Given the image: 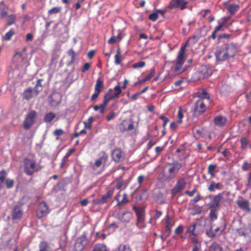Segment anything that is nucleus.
Segmentation results:
<instances>
[{
	"label": "nucleus",
	"mask_w": 251,
	"mask_h": 251,
	"mask_svg": "<svg viewBox=\"0 0 251 251\" xmlns=\"http://www.w3.org/2000/svg\"><path fill=\"white\" fill-rule=\"evenodd\" d=\"M199 39L200 37L199 36L193 35L189 37L184 45L181 46L175 61L174 70L175 72H177L180 71L182 65H183L185 62L187 56L185 53L186 47L189 46L192 47L198 42Z\"/></svg>",
	"instance_id": "f257e3e1"
},
{
	"label": "nucleus",
	"mask_w": 251,
	"mask_h": 251,
	"mask_svg": "<svg viewBox=\"0 0 251 251\" xmlns=\"http://www.w3.org/2000/svg\"><path fill=\"white\" fill-rule=\"evenodd\" d=\"M237 52V44L233 42L223 44L219 51L215 52L216 59L224 61L233 58Z\"/></svg>",
	"instance_id": "f03ea898"
},
{
	"label": "nucleus",
	"mask_w": 251,
	"mask_h": 251,
	"mask_svg": "<svg viewBox=\"0 0 251 251\" xmlns=\"http://www.w3.org/2000/svg\"><path fill=\"white\" fill-rule=\"evenodd\" d=\"M114 90L116 91V93L114 95H111L110 93L112 91V89H109L105 94L103 96V100L101 104L99 105L100 113L103 114L106 109V107L110 101L114 99L115 98H118L120 95L122 93L121 87L119 85L115 86L114 88Z\"/></svg>",
	"instance_id": "7ed1b4c3"
},
{
	"label": "nucleus",
	"mask_w": 251,
	"mask_h": 251,
	"mask_svg": "<svg viewBox=\"0 0 251 251\" xmlns=\"http://www.w3.org/2000/svg\"><path fill=\"white\" fill-rule=\"evenodd\" d=\"M42 169V167L33 159L25 158L24 160V172L27 176H32Z\"/></svg>",
	"instance_id": "20e7f679"
},
{
	"label": "nucleus",
	"mask_w": 251,
	"mask_h": 251,
	"mask_svg": "<svg viewBox=\"0 0 251 251\" xmlns=\"http://www.w3.org/2000/svg\"><path fill=\"white\" fill-rule=\"evenodd\" d=\"M36 116L37 113L35 110H31L26 115L23 123L25 129L28 130L35 123Z\"/></svg>",
	"instance_id": "39448f33"
},
{
	"label": "nucleus",
	"mask_w": 251,
	"mask_h": 251,
	"mask_svg": "<svg viewBox=\"0 0 251 251\" xmlns=\"http://www.w3.org/2000/svg\"><path fill=\"white\" fill-rule=\"evenodd\" d=\"M169 168L168 169L169 176H166L165 180H170L175 177L176 175L178 172L182 167L181 163L175 162L169 164Z\"/></svg>",
	"instance_id": "423d86ee"
},
{
	"label": "nucleus",
	"mask_w": 251,
	"mask_h": 251,
	"mask_svg": "<svg viewBox=\"0 0 251 251\" xmlns=\"http://www.w3.org/2000/svg\"><path fill=\"white\" fill-rule=\"evenodd\" d=\"M207 198H211V201L208 204L209 208H215L219 210L220 207V202L223 199V193H219L214 196L209 195Z\"/></svg>",
	"instance_id": "0eeeda50"
},
{
	"label": "nucleus",
	"mask_w": 251,
	"mask_h": 251,
	"mask_svg": "<svg viewBox=\"0 0 251 251\" xmlns=\"http://www.w3.org/2000/svg\"><path fill=\"white\" fill-rule=\"evenodd\" d=\"M88 244V240L85 234L78 237L74 246L75 251H83Z\"/></svg>",
	"instance_id": "6e6552de"
},
{
	"label": "nucleus",
	"mask_w": 251,
	"mask_h": 251,
	"mask_svg": "<svg viewBox=\"0 0 251 251\" xmlns=\"http://www.w3.org/2000/svg\"><path fill=\"white\" fill-rule=\"evenodd\" d=\"M188 3L187 0H171L168 7L171 9L178 8L183 10L186 8Z\"/></svg>",
	"instance_id": "1a4fd4ad"
},
{
	"label": "nucleus",
	"mask_w": 251,
	"mask_h": 251,
	"mask_svg": "<svg viewBox=\"0 0 251 251\" xmlns=\"http://www.w3.org/2000/svg\"><path fill=\"white\" fill-rule=\"evenodd\" d=\"M186 185V178L181 177L176 181V183L174 187L171 190V194L173 197H174L176 194L180 192L184 189Z\"/></svg>",
	"instance_id": "9d476101"
},
{
	"label": "nucleus",
	"mask_w": 251,
	"mask_h": 251,
	"mask_svg": "<svg viewBox=\"0 0 251 251\" xmlns=\"http://www.w3.org/2000/svg\"><path fill=\"white\" fill-rule=\"evenodd\" d=\"M114 190V189L108 190L105 194L101 195L100 198L94 200L93 201L94 204L102 205L106 203L113 195Z\"/></svg>",
	"instance_id": "9b49d317"
},
{
	"label": "nucleus",
	"mask_w": 251,
	"mask_h": 251,
	"mask_svg": "<svg viewBox=\"0 0 251 251\" xmlns=\"http://www.w3.org/2000/svg\"><path fill=\"white\" fill-rule=\"evenodd\" d=\"M208 102L202 100H197L195 103L194 112L196 115H200L206 111Z\"/></svg>",
	"instance_id": "f8f14e48"
},
{
	"label": "nucleus",
	"mask_w": 251,
	"mask_h": 251,
	"mask_svg": "<svg viewBox=\"0 0 251 251\" xmlns=\"http://www.w3.org/2000/svg\"><path fill=\"white\" fill-rule=\"evenodd\" d=\"M134 128L133 122L129 120H124L119 125V130L122 133L132 131Z\"/></svg>",
	"instance_id": "ddd939ff"
},
{
	"label": "nucleus",
	"mask_w": 251,
	"mask_h": 251,
	"mask_svg": "<svg viewBox=\"0 0 251 251\" xmlns=\"http://www.w3.org/2000/svg\"><path fill=\"white\" fill-rule=\"evenodd\" d=\"M62 100V96L60 93L58 92H54L50 95L48 98L49 104L51 107L58 106Z\"/></svg>",
	"instance_id": "4468645a"
},
{
	"label": "nucleus",
	"mask_w": 251,
	"mask_h": 251,
	"mask_svg": "<svg viewBox=\"0 0 251 251\" xmlns=\"http://www.w3.org/2000/svg\"><path fill=\"white\" fill-rule=\"evenodd\" d=\"M50 213V210L47 203L44 201H41L39 204L36 211V216L38 218L41 219L44 216L48 215Z\"/></svg>",
	"instance_id": "2eb2a0df"
},
{
	"label": "nucleus",
	"mask_w": 251,
	"mask_h": 251,
	"mask_svg": "<svg viewBox=\"0 0 251 251\" xmlns=\"http://www.w3.org/2000/svg\"><path fill=\"white\" fill-rule=\"evenodd\" d=\"M111 156L114 161L120 163L124 160L125 154L121 148H116L112 151Z\"/></svg>",
	"instance_id": "dca6fc26"
},
{
	"label": "nucleus",
	"mask_w": 251,
	"mask_h": 251,
	"mask_svg": "<svg viewBox=\"0 0 251 251\" xmlns=\"http://www.w3.org/2000/svg\"><path fill=\"white\" fill-rule=\"evenodd\" d=\"M108 159V154L104 151H101L99 154V158L95 160L94 165L97 168L100 167L101 165H106Z\"/></svg>",
	"instance_id": "f3484780"
},
{
	"label": "nucleus",
	"mask_w": 251,
	"mask_h": 251,
	"mask_svg": "<svg viewBox=\"0 0 251 251\" xmlns=\"http://www.w3.org/2000/svg\"><path fill=\"white\" fill-rule=\"evenodd\" d=\"M133 209L136 213L137 216V222L136 225L137 226H139V224L143 223L145 220V211L141 207H137L135 206H133Z\"/></svg>",
	"instance_id": "a211bd4d"
},
{
	"label": "nucleus",
	"mask_w": 251,
	"mask_h": 251,
	"mask_svg": "<svg viewBox=\"0 0 251 251\" xmlns=\"http://www.w3.org/2000/svg\"><path fill=\"white\" fill-rule=\"evenodd\" d=\"M199 77L201 79H203L210 76L211 74V71L206 66H201L198 70Z\"/></svg>",
	"instance_id": "6ab92c4d"
},
{
	"label": "nucleus",
	"mask_w": 251,
	"mask_h": 251,
	"mask_svg": "<svg viewBox=\"0 0 251 251\" xmlns=\"http://www.w3.org/2000/svg\"><path fill=\"white\" fill-rule=\"evenodd\" d=\"M197 96L199 98V100H202L208 103L211 102L210 95L205 89L199 90L197 93Z\"/></svg>",
	"instance_id": "aec40b11"
},
{
	"label": "nucleus",
	"mask_w": 251,
	"mask_h": 251,
	"mask_svg": "<svg viewBox=\"0 0 251 251\" xmlns=\"http://www.w3.org/2000/svg\"><path fill=\"white\" fill-rule=\"evenodd\" d=\"M239 198L242 199V200L236 201V203L237 205L241 209L250 212L251 209L250 207V202L249 201L246 199H243L242 197H240Z\"/></svg>",
	"instance_id": "412c9836"
},
{
	"label": "nucleus",
	"mask_w": 251,
	"mask_h": 251,
	"mask_svg": "<svg viewBox=\"0 0 251 251\" xmlns=\"http://www.w3.org/2000/svg\"><path fill=\"white\" fill-rule=\"evenodd\" d=\"M197 223L196 222L194 223L191 225L187 226L186 227V230L185 231V235H188V238H191L193 236H197L198 234L195 231Z\"/></svg>",
	"instance_id": "4be33fe9"
},
{
	"label": "nucleus",
	"mask_w": 251,
	"mask_h": 251,
	"mask_svg": "<svg viewBox=\"0 0 251 251\" xmlns=\"http://www.w3.org/2000/svg\"><path fill=\"white\" fill-rule=\"evenodd\" d=\"M132 216V213L129 211H126L117 214V218L121 222L126 223L129 222Z\"/></svg>",
	"instance_id": "5701e85b"
},
{
	"label": "nucleus",
	"mask_w": 251,
	"mask_h": 251,
	"mask_svg": "<svg viewBox=\"0 0 251 251\" xmlns=\"http://www.w3.org/2000/svg\"><path fill=\"white\" fill-rule=\"evenodd\" d=\"M23 212L21 206L16 205L14 207L12 214L13 220L20 219L23 217Z\"/></svg>",
	"instance_id": "b1692460"
},
{
	"label": "nucleus",
	"mask_w": 251,
	"mask_h": 251,
	"mask_svg": "<svg viewBox=\"0 0 251 251\" xmlns=\"http://www.w3.org/2000/svg\"><path fill=\"white\" fill-rule=\"evenodd\" d=\"M227 118L223 116H217L213 119L214 125L219 127H223L225 126L227 122Z\"/></svg>",
	"instance_id": "393cba45"
},
{
	"label": "nucleus",
	"mask_w": 251,
	"mask_h": 251,
	"mask_svg": "<svg viewBox=\"0 0 251 251\" xmlns=\"http://www.w3.org/2000/svg\"><path fill=\"white\" fill-rule=\"evenodd\" d=\"M223 188V186L221 183H216L214 181H211L210 182L209 185L207 187V190L210 192H214L216 190H222Z\"/></svg>",
	"instance_id": "a878e982"
},
{
	"label": "nucleus",
	"mask_w": 251,
	"mask_h": 251,
	"mask_svg": "<svg viewBox=\"0 0 251 251\" xmlns=\"http://www.w3.org/2000/svg\"><path fill=\"white\" fill-rule=\"evenodd\" d=\"M8 7L3 1L0 2V17L4 18L7 16Z\"/></svg>",
	"instance_id": "bb28decb"
},
{
	"label": "nucleus",
	"mask_w": 251,
	"mask_h": 251,
	"mask_svg": "<svg viewBox=\"0 0 251 251\" xmlns=\"http://www.w3.org/2000/svg\"><path fill=\"white\" fill-rule=\"evenodd\" d=\"M33 89L29 87L26 89L23 92V98L26 100H29L33 97Z\"/></svg>",
	"instance_id": "cd10ccee"
},
{
	"label": "nucleus",
	"mask_w": 251,
	"mask_h": 251,
	"mask_svg": "<svg viewBox=\"0 0 251 251\" xmlns=\"http://www.w3.org/2000/svg\"><path fill=\"white\" fill-rule=\"evenodd\" d=\"M120 195L118 194L115 197V199L118 201L117 205H125L128 202V200L127 199V195L126 193H124L122 196V200L119 201V198L120 197Z\"/></svg>",
	"instance_id": "c85d7f7f"
},
{
	"label": "nucleus",
	"mask_w": 251,
	"mask_h": 251,
	"mask_svg": "<svg viewBox=\"0 0 251 251\" xmlns=\"http://www.w3.org/2000/svg\"><path fill=\"white\" fill-rule=\"evenodd\" d=\"M104 88L103 81L101 78L97 79L96 84L95 85V91L100 93Z\"/></svg>",
	"instance_id": "c756f323"
},
{
	"label": "nucleus",
	"mask_w": 251,
	"mask_h": 251,
	"mask_svg": "<svg viewBox=\"0 0 251 251\" xmlns=\"http://www.w3.org/2000/svg\"><path fill=\"white\" fill-rule=\"evenodd\" d=\"M39 251H51L50 247L46 241H41L39 245Z\"/></svg>",
	"instance_id": "7c9ffc66"
},
{
	"label": "nucleus",
	"mask_w": 251,
	"mask_h": 251,
	"mask_svg": "<svg viewBox=\"0 0 251 251\" xmlns=\"http://www.w3.org/2000/svg\"><path fill=\"white\" fill-rule=\"evenodd\" d=\"M68 55L71 57V60L67 63V66H70L75 61V53L73 48L69 49L67 52Z\"/></svg>",
	"instance_id": "2f4dec72"
},
{
	"label": "nucleus",
	"mask_w": 251,
	"mask_h": 251,
	"mask_svg": "<svg viewBox=\"0 0 251 251\" xmlns=\"http://www.w3.org/2000/svg\"><path fill=\"white\" fill-rule=\"evenodd\" d=\"M92 251H108L107 246L103 244H96Z\"/></svg>",
	"instance_id": "473e14b6"
},
{
	"label": "nucleus",
	"mask_w": 251,
	"mask_h": 251,
	"mask_svg": "<svg viewBox=\"0 0 251 251\" xmlns=\"http://www.w3.org/2000/svg\"><path fill=\"white\" fill-rule=\"evenodd\" d=\"M217 167V164H210L207 168L208 174L210 175L211 177H214L215 176L216 169Z\"/></svg>",
	"instance_id": "72a5a7b5"
},
{
	"label": "nucleus",
	"mask_w": 251,
	"mask_h": 251,
	"mask_svg": "<svg viewBox=\"0 0 251 251\" xmlns=\"http://www.w3.org/2000/svg\"><path fill=\"white\" fill-rule=\"evenodd\" d=\"M239 5L238 4H230L227 7V9L228 12L231 15H234L237 11L239 10Z\"/></svg>",
	"instance_id": "f704fd0d"
},
{
	"label": "nucleus",
	"mask_w": 251,
	"mask_h": 251,
	"mask_svg": "<svg viewBox=\"0 0 251 251\" xmlns=\"http://www.w3.org/2000/svg\"><path fill=\"white\" fill-rule=\"evenodd\" d=\"M43 81V79H39L37 81V83L34 87V91L35 92L36 95H38L39 93L43 90V86L42 84V82Z\"/></svg>",
	"instance_id": "c9c22d12"
},
{
	"label": "nucleus",
	"mask_w": 251,
	"mask_h": 251,
	"mask_svg": "<svg viewBox=\"0 0 251 251\" xmlns=\"http://www.w3.org/2000/svg\"><path fill=\"white\" fill-rule=\"evenodd\" d=\"M132 249L129 245L120 244L114 251H131Z\"/></svg>",
	"instance_id": "e433bc0d"
},
{
	"label": "nucleus",
	"mask_w": 251,
	"mask_h": 251,
	"mask_svg": "<svg viewBox=\"0 0 251 251\" xmlns=\"http://www.w3.org/2000/svg\"><path fill=\"white\" fill-rule=\"evenodd\" d=\"M155 74V70L154 69H151V70L150 73L148 74L146 77L142 79V80L139 81L138 83L141 84L149 80L151 78H152Z\"/></svg>",
	"instance_id": "4c0bfd02"
},
{
	"label": "nucleus",
	"mask_w": 251,
	"mask_h": 251,
	"mask_svg": "<svg viewBox=\"0 0 251 251\" xmlns=\"http://www.w3.org/2000/svg\"><path fill=\"white\" fill-rule=\"evenodd\" d=\"M210 209V213L209 214V217L210 218L211 221H214L217 219L218 217V211L215 208H209Z\"/></svg>",
	"instance_id": "58836bf2"
},
{
	"label": "nucleus",
	"mask_w": 251,
	"mask_h": 251,
	"mask_svg": "<svg viewBox=\"0 0 251 251\" xmlns=\"http://www.w3.org/2000/svg\"><path fill=\"white\" fill-rule=\"evenodd\" d=\"M15 34L14 29L12 28L9 31L6 32L4 36L2 37V40L5 41H9L11 37Z\"/></svg>",
	"instance_id": "ea45409f"
},
{
	"label": "nucleus",
	"mask_w": 251,
	"mask_h": 251,
	"mask_svg": "<svg viewBox=\"0 0 251 251\" xmlns=\"http://www.w3.org/2000/svg\"><path fill=\"white\" fill-rule=\"evenodd\" d=\"M115 63L116 65H120L122 61V55L120 51V50L118 48L116 50V54L114 56Z\"/></svg>",
	"instance_id": "a19ab883"
},
{
	"label": "nucleus",
	"mask_w": 251,
	"mask_h": 251,
	"mask_svg": "<svg viewBox=\"0 0 251 251\" xmlns=\"http://www.w3.org/2000/svg\"><path fill=\"white\" fill-rule=\"evenodd\" d=\"M55 117V114L52 112L47 113L44 117V121L46 123L51 122Z\"/></svg>",
	"instance_id": "79ce46f5"
},
{
	"label": "nucleus",
	"mask_w": 251,
	"mask_h": 251,
	"mask_svg": "<svg viewBox=\"0 0 251 251\" xmlns=\"http://www.w3.org/2000/svg\"><path fill=\"white\" fill-rule=\"evenodd\" d=\"M210 251H222L223 248L222 247L216 242H213L210 246H209Z\"/></svg>",
	"instance_id": "37998d69"
},
{
	"label": "nucleus",
	"mask_w": 251,
	"mask_h": 251,
	"mask_svg": "<svg viewBox=\"0 0 251 251\" xmlns=\"http://www.w3.org/2000/svg\"><path fill=\"white\" fill-rule=\"evenodd\" d=\"M240 142H241L240 148L242 150H246L248 147V146L249 144V142L248 141L247 138L246 137H242L240 139Z\"/></svg>",
	"instance_id": "c03bdc74"
},
{
	"label": "nucleus",
	"mask_w": 251,
	"mask_h": 251,
	"mask_svg": "<svg viewBox=\"0 0 251 251\" xmlns=\"http://www.w3.org/2000/svg\"><path fill=\"white\" fill-rule=\"evenodd\" d=\"M122 37L120 34H118L116 36H113L108 40V43L110 44H114L120 41Z\"/></svg>",
	"instance_id": "a18cd8bd"
},
{
	"label": "nucleus",
	"mask_w": 251,
	"mask_h": 251,
	"mask_svg": "<svg viewBox=\"0 0 251 251\" xmlns=\"http://www.w3.org/2000/svg\"><path fill=\"white\" fill-rule=\"evenodd\" d=\"M149 197V194L146 189L143 190L139 194V199L140 200H146Z\"/></svg>",
	"instance_id": "49530a36"
},
{
	"label": "nucleus",
	"mask_w": 251,
	"mask_h": 251,
	"mask_svg": "<svg viewBox=\"0 0 251 251\" xmlns=\"http://www.w3.org/2000/svg\"><path fill=\"white\" fill-rule=\"evenodd\" d=\"M7 173L5 170H2L0 171V188L1 187L2 184L5 180Z\"/></svg>",
	"instance_id": "de8ad7c7"
},
{
	"label": "nucleus",
	"mask_w": 251,
	"mask_h": 251,
	"mask_svg": "<svg viewBox=\"0 0 251 251\" xmlns=\"http://www.w3.org/2000/svg\"><path fill=\"white\" fill-rule=\"evenodd\" d=\"M189 239H190L191 242L193 244V246H201V242L196 236L189 238Z\"/></svg>",
	"instance_id": "09e8293b"
},
{
	"label": "nucleus",
	"mask_w": 251,
	"mask_h": 251,
	"mask_svg": "<svg viewBox=\"0 0 251 251\" xmlns=\"http://www.w3.org/2000/svg\"><path fill=\"white\" fill-rule=\"evenodd\" d=\"M183 116L182 109L181 107H179L177 115V117L178 118V120H177V123L179 124L182 123V119L183 118Z\"/></svg>",
	"instance_id": "8fccbe9b"
},
{
	"label": "nucleus",
	"mask_w": 251,
	"mask_h": 251,
	"mask_svg": "<svg viewBox=\"0 0 251 251\" xmlns=\"http://www.w3.org/2000/svg\"><path fill=\"white\" fill-rule=\"evenodd\" d=\"M184 227L183 226L179 225L174 231L175 235H180L183 232Z\"/></svg>",
	"instance_id": "3c124183"
},
{
	"label": "nucleus",
	"mask_w": 251,
	"mask_h": 251,
	"mask_svg": "<svg viewBox=\"0 0 251 251\" xmlns=\"http://www.w3.org/2000/svg\"><path fill=\"white\" fill-rule=\"evenodd\" d=\"M15 21H16V16L15 15L11 14V15L8 16V19L7 20V26H9L10 25H13V24L15 23Z\"/></svg>",
	"instance_id": "603ef678"
},
{
	"label": "nucleus",
	"mask_w": 251,
	"mask_h": 251,
	"mask_svg": "<svg viewBox=\"0 0 251 251\" xmlns=\"http://www.w3.org/2000/svg\"><path fill=\"white\" fill-rule=\"evenodd\" d=\"M148 179V176H145L143 175L139 176L137 178V182L139 186H141L142 184L145 181H147Z\"/></svg>",
	"instance_id": "864d4df0"
},
{
	"label": "nucleus",
	"mask_w": 251,
	"mask_h": 251,
	"mask_svg": "<svg viewBox=\"0 0 251 251\" xmlns=\"http://www.w3.org/2000/svg\"><path fill=\"white\" fill-rule=\"evenodd\" d=\"M146 63L145 61H139L133 64L132 66V68L134 69H137L139 68H143L145 67Z\"/></svg>",
	"instance_id": "5fc2aeb1"
},
{
	"label": "nucleus",
	"mask_w": 251,
	"mask_h": 251,
	"mask_svg": "<svg viewBox=\"0 0 251 251\" xmlns=\"http://www.w3.org/2000/svg\"><path fill=\"white\" fill-rule=\"evenodd\" d=\"M61 9V7L60 6L54 7L49 10L48 14L51 15L58 13L60 12Z\"/></svg>",
	"instance_id": "6e6d98bb"
},
{
	"label": "nucleus",
	"mask_w": 251,
	"mask_h": 251,
	"mask_svg": "<svg viewBox=\"0 0 251 251\" xmlns=\"http://www.w3.org/2000/svg\"><path fill=\"white\" fill-rule=\"evenodd\" d=\"M201 199H202V197L201 196L200 193H198L193 199L190 200V202L191 204H194L198 202Z\"/></svg>",
	"instance_id": "4d7b16f0"
},
{
	"label": "nucleus",
	"mask_w": 251,
	"mask_h": 251,
	"mask_svg": "<svg viewBox=\"0 0 251 251\" xmlns=\"http://www.w3.org/2000/svg\"><path fill=\"white\" fill-rule=\"evenodd\" d=\"M247 230L244 228H239L237 229V232L240 236H247Z\"/></svg>",
	"instance_id": "13d9d810"
},
{
	"label": "nucleus",
	"mask_w": 251,
	"mask_h": 251,
	"mask_svg": "<svg viewBox=\"0 0 251 251\" xmlns=\"http://www.w3.org/2000/svg\"><path fill=\"white\" fill-rule=\"evenodd\" d=\"M5 184L7 189H10L13 187L14 181L13 179H7L5 181Z\"/></svg>",
	"instance_id": "bf43d9fd"
},
{
	"label": "nucleus",
	"mask_w": 251,
	"mask_h": 251,
	"mask_svg": "<svg viewBox=\"0 0 251 251\" xmlns=\"http://www.w3.org/2000/svg\"><path fill=\"white\" fill-rule=\"evenodd\" d=\"M158 19V15L156 12H154L149 16V19L152 22L156 21Z\"/></svg>",
	"instance_id": "052dcab7"
},
{
	"label": "nucleus",
	"mask_w": 251,
	"mask_h": 251,
	"mask_svg": "<svg viewBox=\"0 0 251 251\" xmlns=\"http://www.w3.org/2000/svg\"><path fill=\"white\" fill-rule=\"evenodd\" d=\"M175 224V222L170 218L169 215L166 216V226L172 227Z\"/></svg>",
	"instance_id": "680f3d73"
},
{
	"label": "nucleus",
	"mask_w": 251,
	"mask_h": 251,
	"mask_svg": "<svg viewBox=\"0 0 251 251\" xmlns=\"http://www.w3.org/2000/svg\"><path fill=\"white\" fill-rule=\"evenodd\" d=\"M159 119L163 121V127H165L167 123L169 121V119L163 115H161L159 116Z\"/></svg>",
	"instance_id": "e2e57ef3"
},
{
	"label": "nucleus",
	"mask_w": 251,
	"mask_h": 251,
	"mask_svg": "<svg viewBox=\"0 0 251 251\" xmlns=\"http://www.w3.org/2000/svg\"><path fill=\"white\" fill-rule=\"evenodd\" d=\"M197 191H198L196 187H195L193 189V190L192 191L186 190L185 192V193L186 194H187L188 196H189V197H192L194 196L195 193L197 192Z\"/></svg>",
	"instance_id": "0e129e2a"
},
{
	"label": "nucleus",
	"mask_w": 251,
	"mask_h": 251,
	"mask_svg": "<svg viewBox=\"0 0 251 251\" xmlns=\"http://www.w3.org/2000/svg\"><path fill=\"white\" fill-rule=\"evenodd\" d=\"M250 165L251 164H250L247 161H244L242 166V170L243 171H248L249 170Z\"/></svg>",
	"instance_id": "69168bd1"
},
{
	"label": "nucleus",
	"mask_w": 251,
	"mask_h": 251,
	"mask_svg": "<svg viewBox=\"0 0 251 251\" xmlns=\"http://www.w3.org/2000/svg\"><path fill=\"white\" fill-rule=\"evenodd\" d=\"M116 116V113L111 111L110 113L106 117V120L108 122L112 120Z\"/></svg>",
	"instance_id": "338daca9"
},
{
	"label": "nucleus",
	"mask_w": 251,
	"mask_h": 251,
	"mask_svg": "<svg viewBox=\"0 0 251 251\" xmlns=\"http://www.w3.org/2000/svg\"><path fill=\"white\" fill-rule=\"evenodd\" d=\"M64 131L61 129H56L53 131V135L55 136H59L63 135Z\"/></svg>",
	"instance_id": "774afa93"
}]
</instances>
